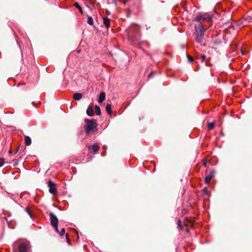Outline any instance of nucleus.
I'll return each instance as SVG.
<instances>
[{"label":"nucleus","mask_w":252,"mask_h":252,"mask_svg":"<svg viewBox=\"0 0 252 252\" xmlns=\"http://www.w3.org/2000/svg\"><path fill=\"white\" fill-rule=\"evenodd\" d=\"M86 124L84 125L85 132L87 134L93 132L94 129H96L97 123L94 119L88 120L85 119Z\"/></svg>","instance_id":"nucleus-1"},{"label":"nucleus","mask_w":252,"mask_h":252,"mask_svg":"<svg viewBox=\"0 0 252 252\" xmlns=\"http://www.w3.org/2000/svg\"><path fill=\"white\" fill-rule=\"evenodd\" d=\"M195 40L197 42L200 43L204 35L205 29L202 24L200 23L195 26Z\"/></svg>","instance_id":"nucleus-2"},{"label":"nucleus","mask_w":252,"mask_h":252,"mask_svg":"<svg viewBox=\"0 0 252 252\" xmlns=\"http://www.w3.org/2000/svg\"><path fill=\"white\" fill-rule=\"evenodd\" d=\"M128 34L129 39L133 43V45L135 46L139 47V46L141 45V41L138 37V29H137L135 35H134L132 32L131 29L129 30Z\"/></svg>","instance_id":"nucleus-3"},{"label":"nucleus","mask_w":252,"mask_h":252,"mask_svg":"<svg viewBox=\"0 0 252 252\" xmlns=\"http://www.w3.org/2000/svg\"><path fill=\"white\" fill-rule=\"evenodd\" d=\"M214 15H208L207 13H204L200 15H198L195 18V20L201 23L202 20H211L213 18Z\"/></svg>","instance_id":"nucleus-4"},{"label":"nucleus","mask_w":252,"mask_h":252,"mask_svg":"<svg viewBox=\"0 0 252 252\" xmlns=\"http://www.w3.org/2000/svg\"><path fill=\"white\" fill-rule=\"evenodd\" d=\"M48 186L49 188V191L51 193L55 194L57 193L56 185L52 181L50 180L48 182Z\"/></svg>","instance_id":"nucleus-5"},{"label":"nucleus","mask_w":252,"mask_h":252,"mask_svg":"<svg viewBox=\"0 0 252 252\" xmlns=\"http://www.w3.org/2000/svg\"><path fill=\"white\" fill-rule=\"evenodd\" d=\"M50 222L51 225L53 226L58 225V219L57 216L52 212L49 214Z\"/></svg>","instance_id":"nucleus-6"},{"label":"nucleus","mask_w":252,"mask_h":252,"mask_svg":"<svg viewBox=\"0 0 252 252\" xmlns=\"http://www.w3.org/2000/svg\"><path fill=\"white\" fill-rule=\"evenodd\" d=\"M29 248V245L26 243H21L19 246V250L18 252H27Z\"/></svg>","instance_id":"nucleus-7"},{"label":"nucleus","mask_w":252,"mask_h":252,"mask_svg":"<svg viewBox=\"0 0 252 252\" xmlns=\"http://www.w3.org/2000/svg\"><path fill=\"white\" fill-rule=\"evenodd\" d=\"M215 174V171L211 170L209 174L207 175L205 178V182L207 184H209L212 178L214 177Z\"/></svg>","instance_id":"nucleus-8"},{"label":"nucleus","mask_w":252,"mask_h":252,"mask_svg":"<svg viewBox=\"0 0 252 252\" xmlns=\"http://www.w3.org/2000/svg\"><path fill=\"white\" fill-rule=\"evenodd\" d=\"M88 148L90 151L95 153L99 150V147L98 144H95L93 145L89 146Z\"/></svg>","instance_id":"nucleus-9"},{"label":"nucleus","mask_w":252,"mask_h":252,"mask_svg":"<svg viewBox=\"0 0 252 252\" xmlns=\"http://www.w3.org/2000/svg\"><path fill=\"white\" fill-rule=\"evenodd\" d=\"M103 23L104 25L106 27L107 29L109 28L110 26V19L107 17L103 18Z\"/></svg>","instance_id":"nucleus-10"},{"label":"nucleus","mask_w":252,"mask_h":252,"mask_svg":"<svg viewBox=\"0 0 252 252\" xmlns=\"http://www.w3.org/2000/svg\"><path fill=\"white\" fill-rule=\"evenodd\" d=\"M105 98V93L101 92L99 96L98 101L99 103H102Z\"/></svg>","instance_id":"nucleus-11"},{"label":"nucleus","mask_w":252,"mask_h":252,"mask_svg":"<svg viewBox=\"0 0 252 252\" xmlns=\"http://www.w3.org/2000/svg\"><path fill=\"white\" fill-rule=\"evenodd\" d=\"M82 97V94L81 93H76L73 95V99L75 100H79Z\"/></svg>","instance_id":"nucleus-12"},{"label":"nucleus","mask_w":252,"mask_h":252,"mask_svg":"<svg viewBox=\"0 0 252 252\" xmlns=\"http://www.w3.org/2000/svg\"><path fill=\"white\" fill-rule=\"evenodd\" d=\"M87 114L89 116H94V113L93 109L91 107H88L87 110Z\"/></svg>","instance_id":"nucleus-13"},{"label":"nucleus","mask_w":252,"mask_h":252,"mask_svg":"<svg viewBox=\"0 0 252 252\" xmlns=\"http://www.w3.org/2000/svg\"><path fill=\"white\" fill-rule=\"evenodd\" d=\"M25 143L26 145H27V146H29L31 144L32 140H31V138L29 136H25Z\"/></svg>","instance_id":"nucleus-14"},{"label":"nucleus","mask_w":252,"mask_h":252,"mask_svg":"<svg viewBox=\"0 0 252 252\" xmlns=\"http://www.w3.org/2000/svg\"><path fill=\"white\" fill-rule=\"evenodd\" d=\"M87 23L91 26H93L94 25V20L91 16H88Z\"/></svg>","instance_id":"nucleus-15"},{"label":"nucleus","mask_w":252,"mask_h":252,"mask_svg":"<svg viewBox=\"0 0 252 252\" xmlns=\"http://www.w3.org/2000/svg\"><path fill=\"white\" fill-rule=\"evenodd\" d=\"M94 108L96 115L99 116L101 114L100 107L98 105H95Z\"/></svg>","instance_id":"nucleus-16"},{"label":"nucleus","mask_w":252,"mask_h":252,"mask_svg":"<svg viewBox=\"0 0 252 252\" xmlns=\"http://www.w3.org/2000/svg\"><path fill=\"white\" fill-rule=\"evenodd\" d=\"M106 111L109 114H111V105L109 104H107L106 106Z\"/></svg>","instance_id":"nucleus-17"},{"label":"nucleus","mask_w":252,"mask_h":252,"mask_svg":"<svg viewBox=\"0 0 252 252\" xmlns=\"http://www.w3.org/2000/svg\"><path fill=\"white\" fill-rule=\"evenodd\" d=\"M74 6L77 8L79 12L81 13H83V10H82V8H81V7L80 6V5L79 4V3L77 2H75V3L74 4Z\"/></svg>","instance_id":"nucleus-18"},{"label":"nucleus","mask_w":252,"mask_h":252,"mask_svg":"<svg viewBox=\"0 0 252 252\" xmlns=\"http://www.w3.org/2000/svg\"><path fill=\"white\" fill-rule=\"evenodd\" d=\"M208 127L209 129H213L214 127V124L213 123H208Z\"/></svg>","instance_id":"nucleus-19"},{"label":"nucleus","mask_w":252,"mask_h":252,"mask_svg":"<svg viewBox=\"0 0 252 252\" xmlns=\"http://www.w3.org/2000/svg\"><path fill=\"white\" fill-rule=\"evenodd\" d=\"M65 237H66V241L67 242V243L69 244V245H70L71 244V241L70 240V239L69 238V236H68V235L67 233H66L65 234Z\"/></svg>","instance_id":"nucleus-20"},{"label":"nucleus","mask_w":252,"mask_h":252,"mask_svg":"<svg viewBox=\"0 0 252 252\" xmlns=\"http://www.w3.org/2000/svg\"><path fill=\"white\" fill-rule=\"evenodd\" d=\"M60 236H63L65 234V229L62 228L61 231L59 233Z\"/></svg>","instance_id":"nucleus-21"},{"label":"nucleus","mask_w":252,"mask_h":252,"mask_svg":"<svg viewBox=\"0 0 252 252\" xmlns=\"http://www.w3.org/2000/svg\"><path fill=\"white\" fill-rule=\"evenodd\" d=\"M25 211L26 212H27V213L30 215V217L31 218H32V213L29 210L28 208L27 207L25 209Z\"/></svg>","instance_id":"nucleus-22"},{"label":"nucleus","mask_w":252,"mask_h":252,"mask_svg":"<svg viewBox=\"0 0 252 252\" xmlns=\"http://www.w3.org/2000/svg\"><path fill=\"white\" fill-rule=\"evenodd\" d=\"M187 58L189 63H191L193 61V59L190 56L187 55Z\"/></svg>","instance_id":"nucleus-23"},{"label":"nucleus","mask_w":252,"mask_h":252,"mask_svg":"<svg viewBox=\"0 0 252 252\" xmlns=\"http://www.w3.org/2000/svg\"><path fill=\"white\" fill-rule=\"evenodd\" d=\"M4 163V159L0 158V167L2 166Z\"/></svg>","instance_id":"nucleus-24"},{"label":"nucleus","mask_w":252,"mask_h":252,"mask_svg":"<svg viewBox=\"0 0 252 252\" xmlns=\"http://www.w3.org/2000/svg\"><path fill=\"white\" fill-rule=\"evenodd\" d=\"M53 227H54L55 231L57 232V233H59L60 232H59V230L58 229V225L53 226Z\"/></svg>","instance_id":"nucleus-25"},{"label":"nucleus","mask_w":252,"mask_h":252,"mask_svg":"<svg viewBox=\"0 0 252 252\" xmlns=\"http://www.w3.org/2000/svg\"><path fill=\"white\" fill-rule=\"evenodd\" d=\"M181 224H182V221L181 220H179L178 221V225L180 227L181 229H183Z\"/></svg>","instance_id":"nucleus-26"},{"label":"nucleus","mask_w":252,"mask_h":252,"mask_svg":"<svg viewBox=\"0 0 252 252\" xmlns=\"http://www.w3.org/2000/svg\"><path fill=\"white\" fill-rule=\"evenodd\" d=\"M203 194H205L208 192V189L204 188L202 190Z\"/></svg>","instance_id":"nucleus-27"},{"label":"nucleus","mask_w":252,"mask_h":252,"mask_svg":"<svg viewBox=\"0 0 252 252\" xmlns=\"http://www.w3.org/2000/svg\"><path fill=\"white\" fill-rule=\"evenodd\" d=\"M205 59H206L205 55H202L201 56V62H203L205 61Z\"/></svg>","instance_id":"nucleus-28"},{"label":"nucleus","mask_w":252,"mask_h":252,"mask_svg":"<svg viewBox=\"0 0 252 252\" xmlns=\"http://www.w3.org/2000/svg\"><path fill=\"white\" fill-rule=\"evenodd\" d=\"M153 73V72H152L151 73H150L149 75H148V78H150L151 77V76L152 75Z\"/></svg>","instance_id":"nucleus-29"},{"label":"nucleus","mask_w":252,"mask_h":252,"mask_svg":"<svg viewBox=\"0 0 252 252\" xmlns=\"http://www.w3.org/2000/svg\"><path fill=\"white\" fill-rule=\"evenodd\" d=\"M207 162H204V163H203L204 166H206V165H207Z\"/></svg>","instance_id":"nucleus-30"},{"label":"nucleus","mask_w":252,"mask_h":252,"mask_svg":"<svg viewBox=\"0 0 252 252\" xmlns=\"http://www.w3.org/2000/svg\"><path fill=\"white\" fill-rule=\"evenodd\" d=\"M128 0H125V1H124V3H126V2H127V1H128Z\"/></svg>","instance_id":"nucleus-31"},{"label":"nucleus","mask_w":252,"mask_h":252,"mask_svg":"<svg viewBox=\"0 0 252 252\" xmlns=\"http://www.w3.org/2000/svg\"><path fill=\"white\" fill-rule=\"evenodd\" d=\"M191 225L193 224V222H190Z\"/></svg>","instance_id":"nucleus-32"},{"label":"nucleus","mask_w":252,"mask_h":252,"mask_svg":"<svg viewBox=\"0 0 252 252\" xmlns=\"http://www.w3.org/2000/svg\"><path fill=\"white\" fill-rule=\"evenodd\" d=\"M9 153H12V152H11V150L9 151Z\"/></svg>","instance_id":"nucleus-33"}]
</instances>
